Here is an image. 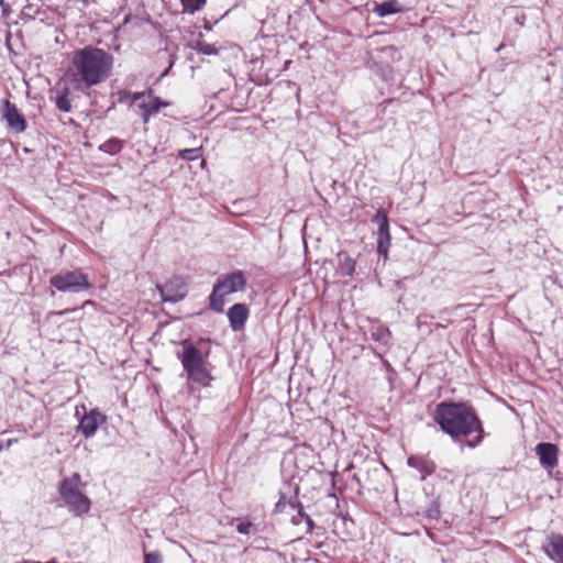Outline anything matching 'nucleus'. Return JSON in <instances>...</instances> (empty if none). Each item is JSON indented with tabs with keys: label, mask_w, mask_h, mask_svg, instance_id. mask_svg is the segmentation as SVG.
Here are the masks:
<instances>
[{
	"label": "nucleus",
	"mask_w": 563,
	"mask_h": 563,
	"mask_svg": "<svg viewBox=\"0 0 563 563\" xmlns=\"http://www.w3.org/2000/svg\"><path fill=\"white\" fill-rule=\"evenodd\" d=\"M432 417L441 430L453 439L467 438L476 433L475 439L468 441L471 448L482 441V423L474 410L465 404L440 402L437 405Z\"/></svg>",
	"instance_id": "1"
},
{
	"label": "nucleus",
	"mask_w": 563,
	"mask_h": 563,
	"mask_svg": "<svg viewBox=\"0 0 563 563\" xmlns=\"http://www.w3.org/2000/svg\"><path fill=\"white\" fill-rule=\"evenodd\" d=\"M112 66L113 57L108 52L88 46L74 53L69 71L86 87H91L106 80Z\"/></svg>",
	"instance_id": "2"
},
{
	"label": "nucleus",
	"mask_w": 563,
	"mask_h": 563,
	"mask_svg": "<svg viewBox=\"0 0 563 563\" xmlns=\"http://www.w3.org/2000/svg\"><path fill=\"white\" fill-rule=\"evenodd\" d=\"M85 488L86 484L79 473H73L59 483V499L75 516H82L90 511L91 501L85 494Z\"/></svg>",
	"instance_id": "3"
},
{
	"label": "nucleus",
	"mask_w": 563,
	"mask_h": 563,
	"mask_svg": "<svg viewBox=\"0 0 563 563\" xmlns=\"http://www.w3.org/2000/svg\"><path fill=\"white\" fill-rule=\"evenodd\" d=\"M179 358L189 382L202 387L210 386L213 378L210 373L207 354H203L194 344H185Z\"/></svg>",
	"instance_id": "4"
},
{
	"label": "nucleus",
	"mask_w": 563,
	"mask_h": 563,
	"mask_svg": "<svg viewBox=\"0 0 563 563\" xmlns=\"http://www.w3.org/2000/svg\"><path fill=\"white\" fill-rule=\"evenodd\" d=\"M245 285L246 279L241 271L233 272L219 279L210 295V308L221 312L225 303V297L233 292L243 291Z\"/></svg>",
	"instance_id": "5"
},
{
	"label": "nucleus",
	"mask_w": 563,
	"mask_h": 563,
	"mask_svg": "<svg viewBox=\"0 0 563 563\" xmlns=\"http://www.w3.org/2000/svg\"><path fill=\"white\" fill-rule=\"evenodd\" d=\"M120 102H129L130 104L137 102V108L141 110V115L144 123H147L151 115L156 114L163 107H168L169 103L154 97L151 91L148 92H120Z\"/></svg>",
	"instance_id": "6"
},
{
	"label": "nucleus",
	"mask_w": 563,
	"mask_h": 563,
	"mask_svg": "<svg viewBox=\"0 0 563 563\" xmlns=\"http://www.w3.org/2000/svg\"><path fill=\"white\" fill-rule=\"evenodd\" d=\"M51 284L63 292H81L91 288L87 275L79 271H64L51 278Z\"/></svg>",
	"instance_id": "7"
},
{
	"label": "nucleus",
	"mask_w": 563,
	"mask_h": 563,
	"mask_svg": "<svg viewBox=\"0 0 563 563\" xmlns=\"http://www.w3.org/2000/svg\"><path fill=\"white\" fill-rule=\"evenodd\" d=\"M79 409L84 410V416L79 420L77 431L80 432L85 438H91L97 433L99 427L107 421V417L98 409L86 411L85 405L76 407L77 415H79Z\"/></svg>",
	"instance_id": "8"
},
{
	"label": "nucleus",
	"mask_w": 563,
	"mask_h": 563,
	"mask_svg": "<svg viewBox=\"0 0 563 563\" xmlns=\"http://www.w3.org/2000/svg\"><path fill=\"white\" fill-rule=\"evenodd\" d=\"M2 119L5 121L7 126L15 132L22 133L26 130V121L23 114L19 111L15 104L5 100L2 107Z\"/></svg>",
	"instance_id": "9"
},
{
	"label": "nucleus",
	"mask_w": 563,
	"mask_h": 563,
	"mask_svg": "<svg viewBox=\"0 0 563 563\" xmlns=\"http://www.w3.org/2000/svg\"><path fill=\"white\" fill-rule=\"evenodd\" d=\"M163 301L178 302L185 298L187 294L186 284L180 277H174L158 286Z\"/></svg>",
	"instance_id": "10"
},
{
	"label": "nucleus",
	"mask_w": 563,
	"mask_h": 563,
	"mask_svg": "<svg viewBox=\"0 0 563 563\" xmlns=\"http://www.w3.org/2000/svg\"><path fill=\"white\" fill-rule=\"evenodd\" d=\"M536 454L543 467L553 470L558 466L559 449L555 444L549 442L539 443L536 446Z\"/></svg>",
	"instance_id": "11"
},
{
	"label": "nucleus",
	"mask_w": 563,
	"mask_h": 563,
	"mask_svg": "<svg viewBox=\"0 0 563 563\" xmlns=\"http://www.w3.org/2000/svg\"><path fill=\"white\" fill-rule=\"evenodd\" d=\"M228 318L232 330L240 331L249 318V309L244 303H235L229 309Z\"/></svg>",
	"instance_id": "12"
},
{
	"label": "nucleus",
	"mask_w": 563,
	"mask_h": 563,
	"mask_svg": "<svg viewBox=\"0 0 563 563\" xmlns=\"http://www.w3.org/2000/svg\"><path fill=\"white\" fill-rule=\"evenodd\" d=\"M407 463L410 467L418 470L421 473L422 478L432 474L435 468L432 461L422 456H410Z\"/></svg>",
	"instance_id": "13"
},
{
	"label": "nucleus",
	"mask_w": 563,
	"mask_h": 563,
	"mask_svg": "<svg viewBox=\"0 0 563 563\" xmlns=\"http://www.w3.org/2000/svg\"><path fill=\"white\" fill-rule=\"evenodd\" d=\"M373 11L378 16L384 18L388 14L401 12L402 8L400 7V4L397 0H388V1L375 4Z\"/></svg>",
	"instance_id": "14"
},
{
	"label": "nucleus",
	"mask_w": 563,
	"mask_h": 563,
	"mask_svg": "<svg viewBox=\"0 0 563 563\" xmlns=\"http://www.w3.org/2000/svg\"><path fill=\"white\" fill-rule=\"evenodd\" d=\"M550 558L559 563H563V537L556 536L550 540L547 548Z\"/></svg>",
	"instance_id": "15"
},
{
	"label": "nucleus",
	"mask_w": 563,
	"mask_h": 563,
	"mask_svg": "<svg viewBox=\"0 0 563 563\" xmlns=\"http://www.w3.org/2000/svg\"><path fill=\"white\" fill-rule=\"evenodd\" d=\"M340 271L345 276H351L355 271V261L345 253L339 254Z\"/></svg>",
	"instance_id": "16"
},
{
	"label": "nucleus",
	"mask_w": 563,
	"mask_h": 563,
	"mask_svg": "<svg viewBox=\"0 0 563 563\" xmlns=\"http://www.w3.org/2000/svg\"><path fill=\"white\" fill-rule=\"evenodd\" d=\"M389 242H390L389 231L386 232L385 234H382V232H378L377 252H378V254L384 256L385 261L387 258Z\"/></svg>",
	"instance_id": "17"
},
{
	"label": "nucleus",
	"mask_w": 563,
	"mask_h": 563,
	"mask_svg": "<svg viewBox=\"0 0 563 563\" xmlns=\"http://www.w3.org/2000/svg\"><path fill=\"white\" fill-rule=\"evenodd\" d=\"M207 0H181V4L184 8V12L194 14L195 12L201 10Z\"/></svg>",
	"instance_id": "18"
},
{
	"label": "nucleus",
	"mask_w": 563,
	"mask_h": 563,
	"mask_svg": "<svg viewBox=\"0 0 563 563\" xmlns=\"http://www.w3.org/2000/svg\"><path fill=\"white\" fill-rule=\"evenodd\" d=\"M192 48L203 55H217L218 54V48L213 44H209L203 41H197L192 45Z\"/></svg>",
	"instance_id": "19"
},
{
	"label": "nucleus",
	"mask_w": 563,
	"mask_h": 563,
	"mask_svg": "<svg viewBox=\"0 0 563 563\" xmlns=\"http://www.w3.org/2000/svg\"><path fill=\"white\" fill-rule=\"evenodd\" d=\"M236 531L240 534L250 536L256 533V528L251 521L239 520L236 523Z\"/></svg>",
	"instance_id": "20"
},
{
	"label": "nucleus",
	"mask_w": 563,
	"mask_h": 563,
	"mask_svg": "<svg viewBox=\"0 0 563 563\" xmlns=\"http://www.w3.org/2000/svg\"><path fill=\"white\" fill-rule=\"evenodd\" d=\"M374 222L378 225V232L385 234L389 231L388 219L387 216L383 212H377L373 219Z\"/></svg>",
	"instance_id": "21"
},
{
	"label": "nucleus",
	"mask_w": 563,
	"mask_h": 563,
	"mask_svg": "<svg viewBox=\"0 0 563 563\" xmlns=\"http://www.w3.org/2000/svg\"><path fill=\"white\" fill-rule=\"evenodd\" d=\"M56 107L64 112H68L71 108L70 101L66 95L59 96L56 99Z\"/></svg>",
	"instance_id": "22"
},
{
	"label": "nucleus",
	"mask_w": 563,
	"mask_h": 563,
	"mask_svg": "<svg viewBox=\"0 0 563 563\" xmlns=\"http://www.w3.org/2000/svg\"><path fill=\"white\" fill-rule=\"evenodd\" d=\"M373 338L376 341L383 342L384 344L388 343L390 333L387 329H378L376 332H373Z\"/></svg>",
	"instance_id": "23"
},
{
	"label": "nucleus",
	"mask_w": 563,
	"mask_h": 563,
	"mask_svg": "<svg viewBox=\"0 0 563 563\" xmlns=\"http://www.w3.org/2000/svg\"><path fill=\"white\" fill-rule=\"evenodd\" d=\"M199 150L198 148H187L180 152V157L188 161H194L198 158Z\"/></svg>",
	"instance_id": "24"
},
{
	"label": "nucleus",
	"mask_w": 563,
	"mask_h": 563,
	"mask_svg": "<svg viewBox=\"0 0 563 563\" xmlns=\"http://www.w3.org/2000/svg\"><path fill=\"white\" fill-rule=\"evenodd\" d=\"M144 563H162V558L158 552L145 553Z\"/></svg>",
	"instance_id": "25"
},
{
	"label": "nucleus",
	"mask_w": 563,
	"mask_h": 563,
	"mask_svg": "<svg viewBox=\"0 0 563 563\" xmlns=\"http://www.w3.org/2000/svg\"><path fill=\"white\" fill-rule=\"evenodd\" d=\"M71 310L70 309H66V310H63V311H57V312H49L47 318L48 319H52L54 317H58V316H63V314H66L68 312H70Z\"/></svg>",
	"instance_id": "26"
},
{
	"label": "nucleus",
	"mask_w": 563,
	"mask_h": 563,
	"mask_svg": "<svg viewBox=\"0 0 563 563\" xmlns=\"http://www.w3.org/2000/svg\"><path fill=\"white\" fill-rule=\"evenodd\" d=\"M110 148H111V151H112V150H113V151H117V150H118V143L115 142V143H113L112 145H110Z\"/></svg>",
	"instance_id": "27"
},
{
	"label": "nucleus",
	"mask_w": 563,
	"mask_h": 563,
	"mask_svg": "<svg viewBox=\"0 0 563 563\" xmlns=\"http://www.w3.org/2000/svg\"><path fill=\"white\" fill-rule=\"evenodd\" d=\"M307 523H308L310 529L313 527V522H312V520L310 518H307Z\"/></svg>",
	"instance_id": "28"
},
{
	"label": "nucleus",
	"mask_w": 563,
	"mask_h": 563,
	"mask_svg": "<svg viewBox=\"0 0 563 563\" xmlns=\"http://www.w3.org/2000/svg\"><path fill=\"white\" fill-rule=\"evenodd\" d=\"M90 303H91V301H90V300H87V301L84 303V306H86V305H90Z\"/></svg>",
	"instance_id": "29"
},
{
	"label": "nucleus",
	"mask_w": 563,
	"mask_h": 563,
	"mask_svg": "<svg viewBox=\"0 0 563 563\" xmlns=\"http://www.w3.org/2000/svg\"><path fill=\"white\" fill-rule=\"evenodd\" d=\"M0 4L3 5L4 4V1L3 0H0Z\"/></svg>",
	"instance_id": "30"
}]
</instances>
